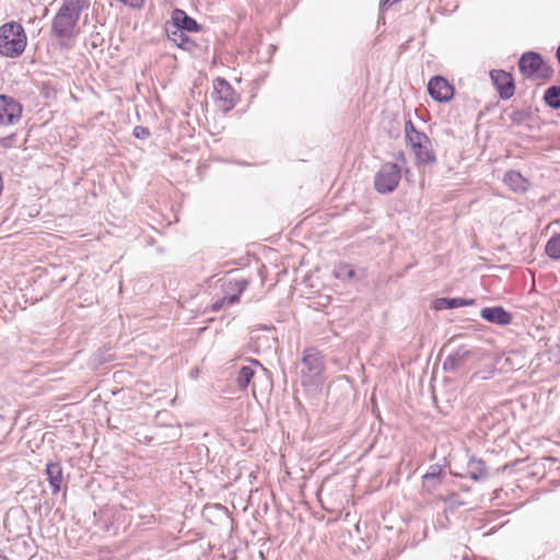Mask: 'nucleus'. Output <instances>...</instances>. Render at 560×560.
<instances>
[{
  "mask_svg": "<svg viewBox=\"0 0 560 560\" xmlns=\"http://www.w3.org/2000/svg\"><path fill=\"white\" fill-rule=\"evenodd\" d=\"M88 7V0H63L52 19L51 34L62 40L73 38L80 15Z\"/></svg>",
  "mask_w": 560,
  "mask_h": 560,
  "instance_id": "1",
  "label": "nucleus"
},
{
  "mask_svg": "<svg viewBox=\"0 0 560 560\" xmlns=\"http://www.w3.org/2000/svg\"><path fill=\"white\" fill-rule=\"evenodd\" d=\"M26 47V34L18 22H9L0 27V55L4 57L20 56Z\"/></svg>",
  "mask_w": 560,
  "mask_h": 560,
  "instance_id": "2",
  "label": "nucleus"
},
{
  "mask_svg": "<svg viewBox=\"0 0 560 560\" xmlns=\"http://www.w3.org/2000/svg\"><path fill=\"white\" fill-rule=\"evenodd\" d=\"M518 69L527 79H549L553 69L535 51L524 52L518 60Z\"/></svg>",
  "mask_w": 560,
  "mask_h": 560,
  "instance_id": "3",
  "label": "nucleus"
},
{
  "mask_svg": "<svg viewBox=\"0 0 560 560\" xmlns=\"http://www.w3.org/2000/svg\"><path fill=\"white\" fill-rule=\"evenodd\" d=\"M401 178L400 166L396 163H384L374 176V187L380 194L393 192Z\"/></svg>",
  "mask_w": 560,
  "mask_h": 560,
  "instance_id": "4",
  "label": "nucleus"
},
{
  "mask_svg": "<svg viewBox=\"0 0 560 560\" xmlns=\"http://www.w3.org/2000/svg\"><path fill=\"white\" fill-rule=\"evenodd\" d=\"M315 366V353L313 348L305 349L302 360L296 365V373L299 375L298 383L302 386L304 393L313 397L315 395V374L313 369Z\"/></svg>",
  "mask_w": 560,
  "mask_h": 560,
  "instance_id": "5",
  "label": "nucleus"
},
{
  "mask_svg": "<svg viewBox=\"0 0 560 560\" xmlns=\"http://www.w3.org/2000/svg\"><path fill=\"white\" fill-rule=\"evenodd\" d=\"M213 90L214 100L220 110L228 113L234 108L238 97L225 79L217 78L213 81Z\"/></svg>",
  "mask_w": 560,
  "mask_h": 560,
  "instance_id": "6",
  "label": "nucleus"
},
{
  "mask_svg": "<svg viewBox=\"0 0 560 560\" xmlns=\"http://www.w3.org/2000/svg\"><path fill=\"white\" fill-rule=\"evenodd\" d=\"M22 116V105L13 97L0 95V126L16 124Z\"/></svg>",
  "mask_w": 560,
  "mask_h": 560,
  "instance_id": "7",
  "label": "nucleus"
},
{
  "mask_svg": "<svg viewBox=\"0 0 560 560\" xmlns=\"http://www.w3.org/2000/svg\"><path fill=\"white\" fill-rule=\"evenodd\" d=\"M428 92L434 101L445 103L452 100L454 95V88L446 79L436 75L430 79L428 83Z\"/></svg>",
  "mask_w": 560,
  "mask_h": 560,
  "instance_id": "8",
  "label": "nucleus"
},
{
  "mask_svg": "<svg viewBox=\"0 0 560 560\" xmlns=\"http://www.w3.org/2000/svg\"><path fill=\"white\" fill-rule=\"evenodd\" d=\"M471 357L472 353L469 349L460 347L445 358L443 369L448 373H458L466 369Z\"/></svg>",
  "mask_w": 560,
  "mask_h": 560,
  "instance_id": "9",
  "label": "nucleus"
},
{
  "mask_svg": "<svg viewBox=\"0 0 560 560\" xmlns=\"http://www.w3.org/2000/svg\"><path fill=\"white\" fill-rule=\"evenodd\" d=\"M490 78L502 100H509L514 95L515 85L512 75L504 70H492Z\"/></svg>",
  "mask_w": 560,
  "mask_h": 560,
  "instance_id": "10",
  "label": "nucleus"
},
{
  "mask_svg": "<svg viewBox=\"0 0 560 560\" xmlns=\"http://www.w3.org/2000/svg\"><path fill=\"white\" fill-rule=\"evenodd\" d=\"M480 316L489 323L501 326L509 325L512 322V315L501 306L483 307L480 311Z\"/></svg>",
  "mask_w": 560,
  "mask_h": 560,
  "instance_id": "11",
  "label": "nucleus"
},
{
  "mask_svg": "<svg viewBox=\"0 0 560 560\" xmlns=\"http://www.w3.org/2000/svg\"><path fill=\"white\" fill-rule=\"evenodd\" d=\"M467 475L474 481H481L489 477L485 460L471 456L467 463Z\"/></svg>",
  "mask_w": 560,
  "mask_h": 560,
  "instance_id": "12",
  "label": "nucleus"
},
{
  "mask_svg": "<svg viewBox=\"0 0 560 560\" xmlns=\"http://www.w3.org/2000/svg\"><path fill=\"white\" fill-rule=\"evenodd\" d=\"M174 27L182 31L197 32L200 26L195 19L188 16L185 11L175 9L172 13Z\"/></svg>",
  "mask_w": 560,
  "mask_h": 560,
  "instance_id": "13",
  "label": "nucleus"
},
{
  "mask_svg": "<svg viewBox=\"0 0 560 560\" xmlns=\"http://www.w3.org/2000/svg\"><path fill=\"white\" fill-rule=\"evenodd\" d=\"M255 368H261V364L257 361V360H249V364L248 365H244L240 369V371L237 372V375H236V384H237V387L241 389V390H245L250 381L253 380L254 375H255Z\"/></svg>",
  "mask_w": 560,
  "mask_h": 560,
  "instance_id": "14",
  "label": "nucleus"
},
{
  "mask_svg": "<svg viewBox=\"0 0 560 560\" xmlns=\"http://www.w3.org/2000/svg\"><path fill=\"white\" fill-rule=\"evenodd\" d=\"M46 475L54 493L61 489L63 476L62 466L59 462L48 463L46 466Z\"/></svg>",
  "mask_w": 560,
  "mask_h": 560,
  "instance_id": "15",
  "label": "nucleus"
},
{
  "mask_svg": "<svg viewBox=\"0 0 560 560\" xmlns=\"http://www.w3.org/2000/svg\"><path fill=\"white\" fill-rule=\"evenodd\" d=\"M505 185L514 192H525L528 188V182L520 172L509 171L503 178Z\"/></svg>",
  "mask_w": 560,
  "mask_h": 560,
  "instance_id": "16",
  "label": "nucleus"
},
{
  "mask_svg": "<svg viewBox=\"0 0 560 560\" xmlns=\"http://www.w3.org/2000/svg\"><path fill=\"white\" fill-rule=\"evenodd\" d=\"M405 132L412 149L420 148L423 143H430V138L425 133L418 131L411 120L406 121Z\"/></svg>",
  "mask_w": 560,
  "mask_h": 560,
  "instance_id": "17",
  "label": "nucleus"
},
{
  "mask_svg": "<svg viewBox=\"0 0 560 560\" xmlns=\"http://www.w3.org/2000/svg\"><path fill=\"white\" fill-rule=\"evenodd\" d=\"M475 304L472 299L463 298H440L434 301L435 310H452Z\"/></svg>",
  "mask_w": 560,
  "mask_h": 560,
  "instance_id": "18",
  "label": "nucleus"
},
{
  "mask_svg": "<svg viewBox=\"0 0 560 560\" xmlns=\"http://www.w3.org/2000/svg\"><path fill=\"white\" fill-rule=\"evenodd\" d=\"M412 150L419 163L431 164L436 160L431 149V142L425 144L423 143L420 148H413Z\"/></svg>",
  "mask_w": 560,
  "mask_h": 560,
  "instance_id": "19",
  "label": "nucleus"
},
{
  "mask_svg": "<svg viewBox=\"0 0 560 560\" xmlns=\"http://www.w3.org/2000/svg\"><path fill=\"white\" fill-rule=\"evenodd\" d=\"M544 101L549 107L560 109V85L549 86L545 91Z\"/></svg>",
  "mask_w": 560,
  "mask_h": 560,
  "instance_id": "20",
  "label": "nucleus"
},
{
  "mask_svg": "<svg viewBox=\"0 0 560 560\" xmlns=\"http://www.w3.org/2000/svg\"><path fill=\"white\" fill-rule=\"evenodd\" d=\"M546 254L556 260L560 259V234L552 236L546 244Z\"/></svg>",
  "mask_w": 560,
  "mask_h": 560,
  "instance_id": "21",
  "label": "nucleus"
},
{
  "mask_svg": "<svg viewBox=\"0 0 560 560\" xmlns=\"http://www.w3.org/2000/svg\"><path fill=\"white\" fill-rule=\"evenodd\" d=\"M442 482L443 477H422V487L429 493L435 491Z\"/></svg>",
  "mask_w": 560,
  "mask_h": 560,
  "instance_id": "22",
  "label": "nucleus"
},
{
  "mask_svg": "<svg viewBox=\"0 0 560 560\" xmlns=\"http://www.w3.org/2000/svg\"><path fill=\"white\" fill-rule=\"evenodd\" d=\"M354 269L350 265H340L335 270L336 278L340 280H350L354 277Z\"/></svg>",
  "mask_w": 560,
  "mask_h": 560,
  "instance_id": "23",
  "label": "nucleus"
},
{
  "mask_svg": "<svg viewBox=\"0 0 560 560\" xmlns=\"http://www.w3.org/2000/svg\"><path fill=\"white\" fill-rule=\"evenodd\" d=\"M248 285V281L244 278L236 279L234 281H230L228 284V290L232 291V294H238L241 296L242 292L246 290Z\"/></svg>",
  "mask_w": 560,
  "mask_h": 560,
  "instance_id": "24",
  "label": "nucleus"
},
{
  "mask_svg": "<svg viewBox=\"0 0 560 560\" xmlns=\"http://www.w3.org/2000/svg\"><path fill=\"white\" fill-rule=\"evenodd\" d=\"M168 38L176 43L178 47L184 48L186 44L189 43V38L184 34V32L179 28H175L174 31L168 33Z\"/></svg>",
  "mask_w": 560,
  "mask_h": 560,
  "instance_id": "25",
  "label": "nucleus"
},
{
  "mask_svg": "<svg viewBox=\"0 0 560 560\" xmlns=\"http://www.w3.org/2000/svg\"><path fill=\"white\" fill-rule=\"evenodd\" d=\"M238 302V294H229L214 302L212 305L213 311L221 310L224 305H233Z\"/></svg>",
  "mask_w": 560,
  "mask_h": 560,
  "instance_id": "26",
  "label": "nucleus"
},
{
  "mask_svg": "<svg viewBox=\"0 0 560 560\" xmlns=\"http://www.w3.org/2000/svg\"><path fill=\"white\" fill-rule=\"evenodd\" d=\"M509 117L514 124L522 125L529 118V113L525 109H513Z\"/></svg>",
  "mask_w": 560,
  "mask_h": 560,
  "instance_id": "27",
  "label": "nucleus"
},
{
  "mask_svg": "<svg viewBox=\"0 0 560 560\" xmlns=\"http://www.w3.org/2000/svg\"><path fill=\"white\" fill-rule=\"evenodd\" d=\"M423 477H443V468L439 464L431 465Z\"/></svg>",
  "mask_w": 560,
  "mask_h": 560,
  "instance_id": "28",
  "label": "nucleus"
},
{
  "mask_svg": "<svg viewBox=\"0 0 560 560\" xmlns=\"http://www.w3.org/2000/svg\"><path fill=\"white\" fill-rule=\"evenodd\" d=\"M150 135L149 132V129L147 127H143V126H136L133 128V136L137 138V139H145L148 138Z\"/></svg>",
  "mask_w": 560,
  "mask_h": 560,
  "instance_id": "29",
  "label": "nucleus"
},
{
  "mask_svg": "<svg viewBox=\"0 0 560 560\" xmlns=\"http://www.w3.org/2000/svg\"><path fill=\"white\" fill-rule=\"evenodd\" d=\"M400 0H381L380 1V11L383 12L393 4L399 2Z\"/></svg>",
  "mask_w": 560,
  "mask_h": 560,
  "instance_id": "30",
  "label": "nucleus"
},
{
  "mask_svg": "<svg viewBox=\"0 0 560 560\" xmlns=\"http://www.w3.org/2000/svg\"><path fill=\"white\" fill-rule=\"evenodd\" d=\"M91 37H92L91 45L93 48H96L103 42V38L101 37V35L98 33H96L95 35H92Z\"/></svg>",
  "mask_w": 560,
  "mask_h": 560,
  "instance_id": "31",
  "label": "nucleus"
},
{
  "mask_svg": "<svg viewBox=\"0 0 560 560\" xmlns=\"http://www.w3.org/2000/svg\"><path fill=\"white\" fill-rule=\"evenodd\" d=\"M14 139V135H11L9 137H4L0 140V143L2 147L8 148L11 145L12 141Z\"/></svg>",
  "mask_w": 560,
  "mask_h": 560,
  "instance_id": "32",
  "label": "nucleus"
},
{
  "mask_svg": "<svg viewBox=\"0 0 560 560\" xmlns=\"http://www.w3.org/2000/svg\"><path fill=\"white\" fill-rule=\"evenodd\" d=\"M457 498V494L453 493L452 495H450L447 499H445L446 502H455V499Z\"/></svg>",
  "mask_w": 560,
  "mask_h": 560,
  "instance_id": "33",
  "label": "nucleus"
},
{
  "mask_svg": "<svg viewBox=\"0 0 560 560\" xmlns=\"http://www.w3.org/2000/svg\"><path fill=\"white\" fill-rule=\"evenodd\" d=\"M556 57H557L558 62H559V65H560V45H559V46H558V48H557Z\"/></svg>",
  "mask_w": 560,
  "mask_h": 560,
  "instance_id": "34",
  "label": "nucleus"
},
{
  "mask_svg": "<svg viewBox=\"0 0 560 560\" xmlns=\"http://www.w3.org/2000/svg\"><path fill=\"white\" fill-rule=\"evenodd\" d=\"M0 560H9L5 556L0 553Z\"/></svg>",
  "mask_w": 560,
  "mask_h": 560,
  "instance_id": "35",
  "label": "nucleus"
},
{
  "mask_svg": "<svg viewBox=\"0 0 560 560\" xmlns=\"http://www.w3.org/2000/svg\"><path fill=\"white\" fill-rule=\"evenodd\" d=\"M252 392L255 394V384L253 385Z\"/></svg>",
  "mask_w": 560,
  "mask_h": 560,
  "instance_id": "36",
  "label": "nucleus"
}]
</instances>
